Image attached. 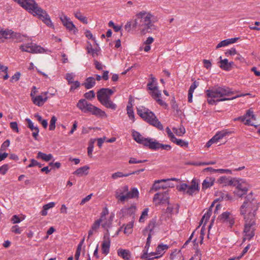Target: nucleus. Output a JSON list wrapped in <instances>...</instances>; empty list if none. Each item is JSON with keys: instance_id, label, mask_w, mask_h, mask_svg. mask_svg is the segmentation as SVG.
<instances>
[{"instance_id": "obj_1", "label": "nucleus", "mask_w": 260, "mask_h": 260, "mask_svg": "<svg viewBox=\"0 0 260 260\" xmlns=\"http://www.w3.org/2000/svg\"><path fill=\"white\" fill-rule=\"evenodd\" d=\"M22 8L33 14L38 16L48 26L53 27V25L47 12L39 7L34 0H14Z\"/></svg>"}, {"instance_id": "obj_2", "label": "nucleus", "mask_w": 260, "mask_h": 260, "mask_svg": "<svg viewBox=\"0 0 260 260\" xmlns=\"http://www.w3.org/2000/svg\"><path fill=\"white\" fill-rule=\"evenodd\" d=\"M206 95L208 98H217V102H222L235 99L239 97L249 95V93L241 94L232 98H223L224 96H230L233 95L235 92L231 88L225 86H219L215 85L205 91Z\"/></svg>"}, {"instance_id": "obj_3", "label": "nucleus", "mask_w": 260, "mask_h": 260, "mask_svg": "<svg viewBox=\"0 0 260 260\" xmlns=\"http://www.w3.org/2000/svg\"><path fill=\"white\" fill-rule=\"evenodd\" d=\"M258 208L257 201L253 197L252 192L249 193L240 207V214L243 216L244 220L255 219V215Z\"/></svg>"}, {"instance_id": "obj_4", "label": "nucleus", "mask_w": 260, "mask_h": 260, "mask_svg": "<svg viewBox=\"0 0 260 260\" xmlns=\"http://www.w3.org/2000/svg\"><path fill=\"white\" fill-rule=\"evenodd\" d=\"M136 16L140 19V30L143 33L145 34L155 29L153 24L155 18L150 13L142 11L137 14Z\"/></svg>"}, {"instance_id": "obj_5", "label": "nucleus", "mask_w": 260, "mask_h": 260, "mask_svg": "<svg viewBox=\"0 0 260 260\" xmlns=\"http://www.w3.org/2000/svg\"><path fill=\"white\" fill-rule=\"evenodd\" d=\"M138 114L145 121L150 124L157 127L159 130H163L164 126L154 114L148 109L144 107H140L137 108Z\"/></svg>"}, {"instance_id": "obj_6", "label": "nucleus", "mask_w": 260, "mask_h": 260, "mask_svg": "<svg viewBox=\"0 0 260 260\" xmlns=\"http://www.w3.org/2000/svg\"><path fill=\"white\" fill-rule=\"evenodd\" d=\"M113 93L114 91L112 89L102 88L97 92V98L105 107L115 110L117 106L111 100V96Z\"/></svg>"}, {"instance_id": "obj_7", "label": "nucleus", "mask_w": 260, "mask_h": 260, "mask_svg": "<svg viewBox=\"0 0 260 260\" xmlns=\"http://www.w3.org/2000/svg\"><path fill=\"white\" fill-rule=\"evenodd\" d=\"M77 107L84 113H90L92 115L100 117L107 116L104 111L88 103L85 99L80 100L77 104Z\"/></svg>"}, {"instance_id": "obj_8", "label": "nucleus", "mask_w": 260, "mask_h": 260, "mask_svg": "<svg viewBox=\"0 0 260 260\" xmlns=\"http://www.w3.org/2000/svg\"><path fill=\"white\" fill-rule=\"evenodd\" d=\"M220 182H224L228 185L236 186L237 190L244 191V193H247L248 190V185L242 179H238L236 178L229 179L225 176H222L220 178Z\"/></svg>"}, {"instance_id": "obj_9", "label": "nucleus", "mask_w": 260, "mask_h": 260, "mask_svg": "<svg viewBox=\"0 0 260 260\" xmlns=\"http://www.w3.org/2000/svg\"><path fill=\"white\" fill-rule=\"evenodd\" d=\"M244 229L243 231L244 237L243 241L244 242L246 239L251 240L254 236L256 228L255 219L254 220H244Z\"/></svg>"}, {"instance_id": "obj_10", "label": "nucleus", "mask_w": 260, "mask_h": 260, "mask_svg": "<svg viewBox=\"0 0 260 260\" xmlns=\"http://www.w3.org/2000/svg\"><path fill=\"white\" fill-rule=\"evenodd\" d=\"M169 197L168 191L155 193L153 197V202L155 206L159 205L161 204H169Z\"/></svg>"}, {"instance_id": "obj_11", "label": "nucleus", "mask_w": 260, "mask_h": 260, "mask_svg": "<svg viewBox=\"0 0 260 260\" xmlns=\"http://www.w3.org/2000/svg\"><path fill=\"white\" fill-rule=\"evenodd\" d=\"M132 136L134 139L138 143L147 146L150 149L151 143L153 139L149 138H144L139 132L133 131Z\"/></svg>"}, {"instance_id": "obj_12", "label": "nucleus", "mask_w": 260, "mask_h": 260, "mask_svg": "<svg viewBox=\"0 0 260 260\" xmlns=\"http://www.w3.org/2000/svg\"><path fill=\"white\" fill-rule=\"evenodd\" d=\"M20 49L22 51H25L32 53H43L44 49L40 46L33 44H27L26 45H21Z\"/></svg>"}, {"instance_id": "obj_13", "label": "nucleus", "mask_w": 260, "mask_h": 260, "mask_svg": "<svg viewBox=\"0 0 260 260\" xmlns=\"http://www.w3.org/2000/svg\"><path fill=\"white\" fill-rule=\"evenodd\" d=\"M47 92L42 93L41 95L35 96L33 93L31 92L30 96L32 101L34 104L38 106H42L44 103L47 100L48 97L47 96Z\"/></svg>"}, {"instance_id": "obj_14", "label": "nucleus", "mask_w": 260, "mask_h": 260, "mask_svg": "<svg viewBox=\"0 0 260 260\" xmlns=\"http://www.w3.org/2000/svg\"><path fill=\"white\" fill-rule=\"evenodd\" d=\"M252 115V110L250 109H248L245 114L243 116L238 117L235 119V120H240L242 122H244L245 121L244 124L247 125H251L254 126L255 127L257 126V125L255 124L254 123L252 122L250 120L251 115Z\"/></svg>"}, {"instance_id": "obj_15", "label": "nucleus", "mask_w": 260, "mask_h": 260, "mask_svg": "<svg viewBox=\"0 0 260 260\" xmlns=\"http://www.w3.org/2000/svg\"><path fill=\"white\" fill-rule=\"evenodd\" d=\"M199 191V183L196 178H193L191 181V184L188 186L186 193L189 196H193Z\"/></svg>"}, {"instance_id": "obj_16", "label": "nucleus", "mask_w": 260, "mask_h": 260, "mask_svg": "<svg viewBox=\"0 0 260 260\" xmlns=\"http://www.w3.org/2000/svg\"><path fill=\"white\" fill-rule=\"evenodd\" d=\"M159 148H162L166 150H170L171 149V146L170 145L162 144L159 143L156 140H153L152 142L151 143L150 149L152 150H158Z\"/></svg>"}, {"instance_id": "obj_17", "label": "nucleus", "mask_w": 260, "mask_h": 260, "mask_svg": "<svg viewBox=\"0 0 260 260\" xmlns=\"http://www.w3.org/2000/svg\"><path fill=\"white\" fill-rule=\"evenodd\" d=\"M27 123V126L32 131V135L35 140H38L37 137L39 132V129L37 126H35L34 123L29 118L25 119Z\"/></svg>"}, {"instance_id": "obj_18", "label": "nucleus", "mask_w": 260, "mask_h": 260, "mask_svg": "<svg viewBox=\"0 0 260 260\" xmlns=\"http://www.w3.org/2000/svg\"><path fill=\"white\" fill-rule=\"evenodd\" d=\"M104 240L103 241L102 244V250L103 253L107 255L109 252L110 246V240L109 237L104 236Z\"/></svg>"}, {"instance_id": "obj_19", "label": "nucleus", "mask_w": 260, "mask_h": 260, "mask_svg": "<svg viewBox=\"0 0 260 260\" xmlns=\"http://www.w3.org/2000/svg\"><path fill=\"white\" fill-rule=\"evenodd\" d=\"M89 170V167L88 166H84L83 167H80L79 169H77L73 174L76 175L78 176L81 177L83 175H86L88 174V170Z\"/></svg>"}, {"instance_id": "obj_20", "label": "nucleus", "mask_w": 260, "mask_h": 260, "mask_svg": "<svg viewBox=\"0 0 260 260\" xmlns=\"http://www.w3.org/2000/svg\"><path fill=\"white\" fill-rule=\"evenodd\" d=\"M215 182V178L207 177L202 183V189L205 190L212 186Z\"/></svg>"}, {"instance_id": "obj_21", "label": "nucleus", "mask_w": 260, "mask_h": 260, "mask_svg": "<svg viewBox=\"0 0 260 260\" xmlns=\"http://www.w3.org/2000/svg\"><path fill=\"white\" fill-rule=\"evenodd\" d=\"M199 86V83L194 81L190 85L188 93V101L189 103L192 102V95L194 89Z\"/></svg>"}, {"instance_id": "obj_22", "label": "nucleus", "mask_w": 260, "mask_h": 260, "mask_svg": "<svg viewBox=\"0 0 260 260\" xmlns=\"http://www.w3.org/2000/svg\"><path fill=\"white\" fill-rule=\"evenodd\" d=\"M136 207L135 206L132 205L129 208H123L121 211L126 215H128L129 216H133V218L134 217V214L136 212Z\"/></svg>"}, {"instance_id": "obj_23", "label": "nucleus", "mask_w": 260, "mask_h": 260, "mask_svg": "<svg viewBox=\"0 0 260 260\" xmlns=\"http://www.w3.org/2000/svg\"><path fill=\"white\" fill-rule=\"evenodd\" d=\"M166 181H167L166 179L158 180L155 181L154 184H153L152 189L154 190L155 191H157V190L160 189L161 188H166L167 186H165L161 184V183Z\"/></svg>"}, {"instance_id": "obj_24", "label": "nucleus", "mask_w": 260, "mask_h": 260, "mask_svg": "<svg viewBox=\"0 0 260 260\" xmlns=\"http://www.w3.org/2000/svg\"><path fill=\"white\" fill-rule=\"evenodd\" d=\"M95 84V79L93 77H88L86 79V82L83 84L85 87L88 89L93 87Z\"/></svg>"}, {"instance_id": "obj_25", "label": "nucleus", "mask_w": 260, "mask_h": 260, "mask_svg": "<svg viewBox=\"0 0 260 260\" xmlns=\"http://www.w3.org/2000/svg\"><path fill=\"white\" fill-rule=\"evenodd\" d=\"M106 214L107 213L105 211H103L102 212L100 218L95 221L93 224H92L91 226L92 230H96L100 227V223L103 220L104 218H105Z\"/></svg>"}, {"instance_id": "obj_26", "label": "nucleus", "mask_w": 260, "mask_h": 260, "mask_svg": "<svg viewBox=\"0 0 260 260\" xmlns=\"http://www.w3.org/2000/svg\"><path fill=\"white\" fill-rule=\"evenodd\" d=\"M219 59L220 68L225 71H230V63H229L228 60L227 59H222L221 56H220Z\"/></svg>"}, {"instance_id": "obj_27", "label": "nucleus", "mask_w": 260, "mask_h": 260, "mask_svg": "<svg viewBox=\"0 0 260 260\" xmlns=\"http://www.w3.org/2000/svg\"><path fill=\"white\" fill-rule=\"evenodd\" d=\"M118 254L124 259H128L131 256V253L128 250L119 249L118 250Z\"/></svg>"}, {"instance_id": "obj_28", "label": "nucleus", "mask_w": 260, "mask_h": 260, "mask_svg": "<svg viewBox=\"0 0 260 260\" xmlns=\"http://www.w3.org/2000/svg\"><path fill=\"white\" fill-rule=\"evenodd\" d=\"M214 206V204L212 203L210 207L208 209L206 213L204 214L201 220L203 222L205 220V223L208 220L212 213V208Z\"/></svg>"}, {"instance_id": "obj_29", "label": "nucleus", "mask_w": 260, "mask_h": 260, "mask_svg": "<svg viewBox=\"0 0 260 260\" xmlns=\"http://www.w3.org/2000/svg\"><path fill=\"white\" fill-rule=\"evenodd\" d=\"M54 202H50L47 204H45L43 206V210L41 212L42 216H46L48 214L47 210L50 208H52L55 206Z\"/></svg>"}, {"instance_id": "obj_30", "label": "nucleus", "mask_w": 260, "mask_h": 260, "mask_svg": "<svg viewBox=\"0 0 260 260\" xmlns=\"http://www.w3.org/2000/svg\"><path fill=\"white\" fill-rule=\"evenodd\" d=\"M52 157H53V156L51 154H46L43 153L41 151H39L38 153V154L37 156V158H41L43 160H45L46 161H48L50 160Z\"/></svg>"}, {"instance_id": "obj_31", "label": "nucleus", "mask_w": 260, "mask_h": 260, "mask_svg": "<svg viewBox=\"0 0 260 260\" xmlns=\"http://www.w3.org/2000/svg\"><path fill=\"white\" fill-rule=\"evenodd\" d=\"M75 17L84 24H87L88 21L86 17L84 16L80 11L74 12Z\"/></svg>"}, {"instance_id": "obj_32", "label": "nucleus", "mask_w": 260, "mask_h": 260, "mask_svg": "<svg viewBox=\"0 0 260 260\" xmlns=\"http://www.w3.org/2000/svg\"><path fill=\"white\" fill-rule=\"evenodd\" d=\"M168 248V246L167 245H164V244H159L156 249V253L157 255V256H162V255L164 254V250H167Z\"/></svg>"}, {"instance_id": "obj_33", "label": "nucleus", "mask_w": 260, "mask_h": 260, "mask_svg": "<svg viewBox=\"0 0 260 260\" xmlns=\"http://www.w3.org/2000/svg\"><path fill=\"white\" fill-rule=\"evenodd\" d=\"M231 214V213L229 212H224L218 216L217 221L221 223H224L227 220V219L229 218Z\"/></svg>"}, {"instance_id": "obj_34", "label": "nucleus", "mask_w": 260, "mask_h": 260, "mask_svg": "<svg viewBox=\"0 0 260 260\" xmlns=\"http://www.w3.org/2000/svg\"><path fill=\"white\" fill-rule=\"evenodd\" d=\"M8 36H10L9 30H4L0 28V43L3 42L5 39L8 38Z\"/></svg>"}, {"instance_id": "obj_35", "label": "nucleus", "mask_w": 260, "mask_h": 260, "mask_svg": "<svg viewBox=\"0 0 260 260\" xmlns=\"http://www.w3.org/2000/svg\"><path fill=\"white\" fill-rule=\"evenodd\" d=\"M126 110L127 114L129 118L134 121L135 119V116L132 104L128 103V105L126 107Z\"/></svg>"}, {"instance_id": "obj_36", "label": "nucleus", "mask_w": 260, "mask_h": 260, "mask_svg": "<svg viewBox=\"0 0 260 260\" xmlns=\"http://www.w3.org/2000/svg\"><path fill=\"white\" fill-rule=\"evenodd\" d=\"M229 133V132H227L226 130H223L217 133L213 137L217 142L219 140L226 136Z\"/></svg>"}, {"instance_id": "obj_37", "label": "nucleus", "mask_w": 260, "mask_h": 260, "mask_svg": "<svg viewBox=\"0 0 260 260\" xmlns=\"http://www.w3.org/2000/svg\"><path fill=\"white\" fill-rule=\"evenodd\" d=\"M172 142L182 147L187 148L188 146V143L187 141L178 139L176 138H175V140H173Z\"/></svg>"}, {"instance_id": "obj_38", "label": "nucleus", "mask_w": 260, "mask_h": 260, "mask_svg": "<svg viewBox=\"0 0 260 260\" xmlns=\"http://www.w3.org/2000/svg\"><path fill=\"white\" fill-rule=\"evenodd\" d=\"M133 225H134L133 221H131L129 222H128L125 226L124 230V233L125 234H129L132 233V232L133 231Z\"/></svg>"}, {"instance_id": "obj_39", "label": "nucleus", "mask_w": 260, "mask_h": 260, "mask_svg": "<svg viewBox=\"0 0 260 260\" xmlns=\"http://www.w3.org/2000/svg\"><path fill=\"white\" fill-rule=\"evenodd\" d=\"M173 130L175 133L178 136H182L185 133V129L183 126H181L180 128H177L174 127Z\"/></svg>"}, {"instance_id": "obj_40", "label": "nucleus", "mask_w": 260, "mask_h": 260, "mask_svg": "<svg viewBox=\"0 0 260 260\" xmlns=\"http://www.w3.org/2000/svg\"><path fill=\"white\" fill-rule=\"evenodd\" d=\"M57 121V118L55 116H53L50 121V125L49 129L50 131H53L55 128V123Z\"/></svg>"}, {"instance_id": "obj_41", "label": "nucleus", "mask_w": 260, "mask_h": 260, "mask_svg": "<svg viewBox=\"0 0 260 260\" xmlns=\"http://www.w3.org/2000/svg\"><path fill=\"white\" fill-rule=\"evenodd\" d=\"M129 176V174H128H128H123L121 172H117L113 173L112 175V178L113 179H116L118 178L123 177H128Z\"/></svg>"}, {"instance_id": "obj_42", "label": "nucleus", "mask_w": 260, "mask_h": 260, "mask_svg": "<svg viewBox=\"0 0 260 260\" xmlns=\"http://www.w3.org/2000/svg\"><path fill=\"white\" fill-rule=\"evenodd\" d=\"M94 141L90 140L89 143L88 147L87 148V153L90 157H92V152L93 151V149L94 147Z\"/></svg>"}, {"instance_id": "obj_43", "label": "nucleus", "mask_w": 260, "mask_h": 260, "mask_svg": "<svg viewBox=\"0 0 260 260\" xmlns=\"http://www.w3.org/2000/svg\"><path fill=\"white\" fill-rule=\"evenodd\" d=\"M11 231L12 233H14L16 234H20L22 232V229L21 228L19 227L17 225H13L11 229Z\"/></svg>"}, {"instance_id": "obj_44", "label": "nucleus", "mask_w": 260, "mask_h": 260, "mask_svg": "<svg viewBox=\"0 0 260 260\" xmlns=\"http://www.w3.org/2000/svg\"><path fill=\"white\" fill-rule=\"evenodd\" d=\"M155 226V221L153 220L150 221V222L149 223V225L147 228L145 229V230L143 231V234H145V231H147L148 230L150 231V232L151 233L154 228Z\"/></svg>"}, {"instance_id": "obj_45", "label": "nucleus", "mask_w": 260, "mask_h": 260, "mask_svg": "<svg viewBox=\"0 0 260 260\" xmlns=\"http://www.w3.org/2000/svg\"><path fill=\"white\" fill-rule=\"evenodd\" d=\"M152 98L156 101V99L160 98L161 95V92L160 91H158L157 89L156 90H152V92L150 93Z\"/></svg>"}, {"instance_id": "obj_46", "label": "nucleus", "mask_w": 260, "mask_h": 260, "mask_svg": "<svg viewBox=\"0 0 260 260\" xmlns=\"http://www.w3.org/2000/svg\"><path fill=\"white\" fill-rule=\"evenodd\" d=\"M132 21V27L133 29H136L137 27H139L140 29V19H138L137 17L134 20Z\"/></svg>"}, {"instance_id": "obj_47", "label": "nucleus", "mask_w": 260, "mask_h": 260, "mask_svg": "<svg viewBox=\"0 0 260 260\" xmlns=\"http://www.w3.org/2000/svg\"><path fill=\"white\" fill-rule=\"evenodd\" d=\"M188 185L186 183H182L179 186L177 187L178 190L183 192L184 193H186V191L187 190Z\"/></svg>"}, {"instance_id": "obj_48", "label": "nucleus", "mask_w": 260, "mask_h": 260, "mask_svg": "<svg viewBox=\"0 0 260 260\" xmlns=\"http://www.w3.org/2000/svg\"><path fill=\"white\" fill-rule=\"evenodd\" d=\"M147 161L146 159L144 160H137L136 158L134 157L130 158L129 160V164H139V163H143Z\"/></svg>"}, {"instance_id": "obj_49", "label": "nucleus", "mask_w": 260, "mask_h": 260, "mask_svg": "<svg viewBox=\"0 0 260 260\" xmlns=\"http://www.w3.org/2000/svg\"><path fill=\"white\" fill-rule=\"evenodd\" d=\"M225 223L228 224L229 226H230L231 228L232 227V226L235 223V218L232 214L229 216V218L227 219V220H226V222Z\"/></svg>"}, {"instance_id": "obj_50", "label": "nucleus", "mask_w": 260, "mask_h": 260, "mask_svg": "<svg viewBox=\"0 0 260 260\" xmlns=\"http://www.w3.org/2000/svg\"><path fill=\"white\" fill-rule=\"evenodd\" d=\"M225 223L228 224L229 226H230L231 228L232 227V226L235 223V218L232 214L229 216V218L227 219V220H226V222Z\"/></svg>"}, {"instance_id": "obj_51", "label": "nucleus", "mask_w": 260, "mask_h": 260, "mask_svg": "<svg viewBox=\"0 0 260 260\" xmlns=\"http://www.w3.org/2000/svg\"><path fill=\"white\" fill-rule=\"evenodd\" d=\"M84 96L88 100H91L95 97L94 92L93 90H90L89 92H86L84 94Z\"/></svg>"}, {"instance_id": "obj_52", "label": "nucleus", "mask_w": 260, "mask_h": 260, "mask_svg": "<svg viewBox=\"0 0 260 260\" xmlns=\"http://www.w3.org/2000/svg\"><path fill=\"white\" fill-rule=\"evenodd\" d=\"M10 141L9 140H6L1 145L0 148V151H5L6 148L9 146L10 145Z\"/></svg>"}, {"instance_id": "obj_53", "label": "nucleus", "mask_w": 260, "mask_h": 260, "mask_svg": "<svg viewBox=\"0 0 260 260\" xmlns=\"http://www.w3.org/2000/svg\"><path fill=\"white\" fill-rule=\"evenodd\" d=\"M166 132L168 134V137L170 138L171 141L173 140H175V137L173 133L171 132V129L169 127H167L166 129Z\"/></svg>"}, {"instance_id": "obj_54", "label": "nucleus", "mask_w": 260, "mask_h": 260, "mask_svg": "<svg viewBox=\"0 0 260 260\" xmlns=\"http://www.w3.org/2000/svg\"><path fill=\"white\" fill-rule=\"evenodd\" d=\"M229 45V42L228 39L224 40L223 41H221L216 46V48H219L222 47H224Z\"/></svg>"}, {"instance_id": "obj_55", "label": "nucleus", "mask_w": 260, "mask_h": 260, "mask_svg": "<svg viewBox=\"0 0 260 260\" xmlns=\"http://www.w3.org/2000/svg\"><path fill=\"white\" fill-rule=\"evenodd\" d=\"M9 167L7 164L3 165L0 167V174L5 175L8 170Z\"/></svg>"}, {"instance_id": "obj_56", "label": "nucleus", "mask_w": 260, "mask_h": 260, "mask_svg": "<svg viewBox=\"0 0 260 260\" xmlns=\"http://www.w3.org/2000/svg\"><path fill=\"white\" fill-rule=\"evenodd\" d=\"M65 26L67 29L69 30H72L74 28H75V26L73 24V23L70 20L68 21V22L65 24Z\"/></svg>"}, {"instance_id": "obj_57", "label": "nucleus", "mask_w": 260, "mask_h": 260, "mask_svg": "<svg viewBox=\"0 0 260 260\" xmlns=\"http://www.w3.org/2000/svg\"><path fill=\"white\" fill-rule=\"evenodd\" d=\"M124 29L127 32H129L132 29H133L132 21H129L127 22V23L124 25Z\"/></svg>"}, {"instance_id": "obj_58", "label": "nucleus", "mask_w": 260, "mask_h": 260, "mask_svg": "<svg viewBox=\"0 0 260 260\" xmlns=\"http://www.w3.org/2000/svg\"><path fill=\"white\" fill-rule=\"evenodd\" d=\"M129 192L131 194V197H133V198L138 197L139 191L136 188H132V189Z\"/></svg>"}, {"instance_id": "obj_59", "label": "nucleus", "mask_w": 260, "mask_h": 260, "mask_svg": "<svg viewBox=\"0 0 260 260\" xmlns=\"http://www.w3.org/2000/svg\"><path fill=\"white\" fill-rule=\"evenodd\" d=\"M10 127L13 131L17 133L19 132L18 124L16 122H11L10 123Z\"/></svg>"}, {"instance_id": "obj_60", "label": "nucleus", "mask_w": 260, "mask_h": 260, "mask_svg": "<svg viewBox=\"0 0 260 260\" xmlns=\"http://www.w3.org/2000/svg\"><path fill=\"white\" fill-rule=\"evenodd\" d=\"M148 209L146 208L142 212V214L139 218V221L140 222H144V217L145 216H147L148 215Z\"/></svg>"}, {"instance_id": "obj_61", "label": "nucleus", "mask_w": 260, "mask_h": 260, "mask_svg": "<svg viewBox=\"0 0 260 260\" xmlns=\"http://www.w3.org/2000/svg\"><path fill=\"white\" fill-rule=\"evenodd\" d=\"M92 196V193H91V194L88 195L87 196H86L85 198H83L81 200V202L80 203V205H83L85 203H86L88 201H89L91 199Z\"/></svg>"}, {"instance_id": "obj_62", "label": "nucleus", "mask_w": 260, "mask_h": 260, "mask_svg": "<svg viewBox=\"0 0 260 260\" xmlns=\"http://www.w3.org/2000/svg\"><path fill=\"white\" fill-rule=\"evenodd\" d=\"M237 53V51L236 50V49L234 48H232L231 49L227 50L225 53V55L227 56L229 55H232L236 54Z\"/></svg>"}, {"instance_id": "obj_63", "label": "nucleus", "mask_w": 260, "mask_h": 260, "mask_svg": "<svg viewBox=\"0 0 260 260\" xmlns=\"http://www.w3.org/2000/svg\"><path fill=\"white\" fill-rule=\"evenodd\" d=\"M11 221L13 223L15 224L19 223L21 221V220L17 215H15L12 216Z\"/></svg>"}, {"instance_id": "obj_64", "label": "nucleus", "mask_w": 260, "mask_h": 260, "mask_svg": "<svg viewBox=\"0 0 260 260\" xmlns=\"http://www.w3.org/2000/svg\"><path fill=\"white\" fill-rule=\"evenodd\" d=\"M203 63L205 68H206L207 69H209L211 67V62L209 60L204 59Z\"/></svg>"}]
</instances>
